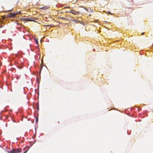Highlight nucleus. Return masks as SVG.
Listing matches in <instances>:
<instances>
[{
  "instance_id": "obj_1",
  "label": "nucleus",
  "mask_w": 153,
  "mask_h": 153,
  "mask_svg": "<svg viewBox=\"0 0 153 153\" xmlns=\"http://www.w3.org/2000/svg\"><path fill=\"white\" fill-rule=\"evenodd\" d=\"M21 12L20 11L19 12L15 13H10L7 14L6 15V17L7 18L13 17L16 15L21 14Z\"/></svg>"
},
{
  "instance_id": "obj_2",
  "label": "nucleus",
  "mask_w": 153,
  "mask_h": 153,
  "mask_svg": "<svg viewBox=\"0 0 153 153\" xmlns=\"http://www.w3.org/2000/svg\"><path fill=\"white\" fill-rule=\"evenodd\" d=\"M21 151L19 149H13L9 152V153H18L21 152Z\"/></svg>"
},
{
  "instance_id": "obj_3",
  "label": "nucleus",
  "mask_w": 153,
  "mask_h": 153,
  "mask_svg": "<svg viewBox=\"0 0 153 153\" xmlns=\"http://www.w3.org/2000/svg\"><path fill=\"white\" fill-rule=\"evenodd\" d=\"M68 12V13H71L75 15H76L80 13L79 12L76 11L73 9H71L70 10V12Z\"/></svg>"
},
{
  "instance_id": "obj_4",
  "label": "nucleus",
  "mask_w": 153,
  "mask_h": 153,
  "mask_svg": "<svg viewBox=\"0 0 153 153\" xmlns=\"http://www.w3.org/2000/svg\"><path fill=\"white\" fill-rule=\"evenodd\" d=\"M23 20L24 21H34L33 19H30L28 18H25L23 19Z\"/></svg>"
},
{
  "instance_id": "obj_5",
  "label": "nucleus",
  "mask_w": 153,
  "mask_h": 153,
  "mask_svg": "<svg viewBox=\"0 0 153 153\" xmlns=\"http://www.w3.org/2000/svg\"><path fill=\"white\" fill-rule=\"evenodd\" d=\"M60 18H61V19H65V20H68V21H69V20H70L69 19H67V18H65L64 17H60Z\"/></svg>"
},
{
  "instance_id": "obj_6",
  "label": "nucleus",
  "mask_w": 153,
  "mask_h": 153,
  "mask_svg": "<svg viewBox=\"0 0 153 153\" xmlns=\"http://www.w3.org/2000/svg\"><path fill=\"white\" fill-rule=\"evenodd\" d=\"M34 40L35 41L36 43L38 45V43H39V42H38V41H37V39H34Z\"/></svg>"
},
{
  "instance_id": "obj_7",
  "label": "nucleus",
  "mask_w": 153,
  "mask_h": 153,
  "mask_svg": "<svg viewBox=\"0 0 153 153\" xmlns=\"http://www.w3.org/2000/svg\"><path fill=\"white\" fill-rule=\"evenodd\" d=\"M73 21H74V22L77 23L78 22H79V21L78 20H75V19L74 20H73Z\"/></svg>"
},
{
  "instance_id": "obj_8",
  "label": "nucleus",
  "mask_w": 153,
  "mask_h": 153,
  "mask_svg": "<svg viewBox=\"0 0 153 153\" xmlns=\"http://www.w3.org/2000/svg\"><path fill=\"white\" fill-rule=\"evenodd\" d=\"M38 121V117H36V122L37 123Z\"/></svg>"
},
{
  "instance_id": "obj_9",
  "label": "nucleus",
  "mask_w": 153,
  "mask_h": 153,
  "mask_svg": "<svg viewBox=\"0 0 153 153\" xmlns=\"http://www.w3.org/2000/svg\"><path fill=\"white\" fill-rule=\"evenodd\" d=\"M2 19H5L6 18V16H2Z\"/></svg>"
},
{
  "instance_id": "obj_10",
  "label": "nucleus",
  "mask_w": 153,
  "mask_h": 153,
  "mask_svg": "<svg viewBox=\"0 0 153 153\" xmlns=\"http://www.w3.org/2000/svg\"><path fill=\"white\" fill-rule=\"evenodd\" d=\"M70 8V7L66 6V7H64V9H66V8Z\"/></svg>"
},
{
  "instance_id": "obj_11",
  "label": "nucleus",
  "mask_w": 153,
  "mask_h": 153,
  "mask_svg": "<svg viewBox=\"0 0 153 153\" xmlns=\"http://www.w3.org/2000/svg\"><path fill=\"white\" fill-rule=\"evenodd\" d=\"M41 9H43V10H45V7H42L41 8Z\"/></svg>"
},
{
  "instance_id": "obj_12",
  "label": "nucleus",
  "mask_w": 153,
  "mask_h": 153,
  "mask_svg": "<svg viewBox=\"0 0 153 153\" xmlns=\"http://www.w3.org/2000/svg\"><path fill=\"white\" fill-rule=\"evenodd\" d=\"M42 69V67H41L39 69L40 71H41Z\"/></svg>"
},
{
  "instance_id": "obj_13",
  "label": "nucleus",
  "mask_w": 153,
  "mask_h": 153,
  "mask_svg": "<svg viewBox=\"0 0 153 153\" xmlns=\"http://www.w3.org/2000/svg\"><path fill=\"white\" fill-rule=\"evenodd\" d=\"M83 8L85 10H86L87 11H88V10H87V8H85V7H83Z\"/></svg>"
},
{
  "instance_id": "obj_14",
  "label": "nucleus",
  "mask_w": 153,
  "mask_h": 153,
  "mask_svg": "<svg viewBox=\"0 0 153 153\" xmlns=\"http://www.w3.org/2000/svg\"><path fill=\"white\" fill-rule=\"evenodd\" d=\"M28 149L27 151H26L24 152L23 153H26L27 152V151H28Z\"/></svg>"
},
{
  "instance_id": "obj_15",
  "label": "nucleus",
  "mask_w": 153,
  "mask_h": 153,
  "mask_svg": "<svg viewBox=\"0 0 153 153\" xmlns=\"http://www.w3.org/2000/svg\"><path fill=\"white\" fill-rule=\"evenodd\" d=\"M144 33L143 32V33H142L141 34H142V35H143L144 34Z\"/></svg>"
},
{
  "instance_id": "obj_16",
  "label": "nucleus",
  "mask_w": 153,
  "mask_h": 153,
  "mask_svg": "<svg viewBox=\"0 0 153 153\" xmlns=\"http://www.w3.org/2000/svg\"><path fill=\"white\" fill-rule=\"evenodd\" d=\"M51 25H46V26H48V27H49L50 26H51Z\"/></svg>"
},
{
  "instance_id": "obj_17",
  "label": "nucleus",
  "mask_w": 153,
  "mask_h": 153,
  "mask_svg": "<svg viewBox=\"0 0 153 153\" xmlns=\"http://www.w3.org/2000/svg\"><path fill=\"white\" fill-rule=\"evenodd\" d=\"M2 27H3V26H1V25H0V28Z\"/></svg>"
},
{
  "instance_id": "obj_18",
  "label": "nucleus",
  "mask_w": 153,
  "mask_h": 153,
  "mask_svg": "<svg viewBox=\"0 0 153 153\" xmlns=\"http://www.w3.org/2000/svg\"><path fill=\"white\" fill-rule=\"evenodd\" d=\"M108 13L110 14H112L110 12H109Z\"/></svg>"
},
{
  "instance_id": "obj_19",
  "label": "nucleus",
  "mask_w": 153,
  "mask_h": 153,
  "mask_svg": "<svg viewBox=\"0 0 153 153\" xmlns=\"http://www.w3.org/2000/svg\"><path fill=\"white\" fill-rule=\"evenodd\" d=\"M57 123H58V124L59 123V122L58 121H57Z\"/></svg>"
},
{
  "instance_id": "obj_20",
  "label": "nucleus",
  "mask_w": 153,
  "mask_h": 153,
  "mask_svg": "<svg viewBox=\"0 0 153 153\" xmlns=\"http://www.w3.org/2000/svg\"><path fill=\"white\" fill-rule=\"evenodd\" d=\"M12 10V9H11V10H9V11H11Z\"/></svg>"
},
{
  "instance_id": "obj_21",
  "label": "nucleus",
  "mask_w": 153,
  "mask_h": 153,
  "mask_svg": "<svg viewBox=\"0 0 153 153\" xmlns=\"http://www.w3.org/2000/svg\"><path fill=\"white\" fill-rule=\"evenodd\" d=\"M68 12H70V10L69 11H66V12H67V13H68Z\"/></svg>"
},
{
  "instance_id": "obj_22",
  "label": "nucleus",
  "mask_w": 153,
  "mask_h": 153,
  "mask_svg": "<svg viewBox=\"0 0 153 153\" xmlns=\"http://www.w3.org/2000/svg\"><path fill=\"white\" fill-rule=\"evenodd\" d=\"M69 17H71V16L70 15H69Z\"/></svg>"
},
{
  "instance_id": "obj_23",
  "label": "nucleus",
  "mask_w": 153,
  "mask_h": 153,
  "mask_svg": "<svg viewBox=\"0 0 153 153\" xmlns=\"http://www.w3.org/2000/svg\"><path fill=\"white\" fill-rule=\"evenodd\" d=\"M97 21H95V22H97Z\"/></svg>"
}]
</instances>
